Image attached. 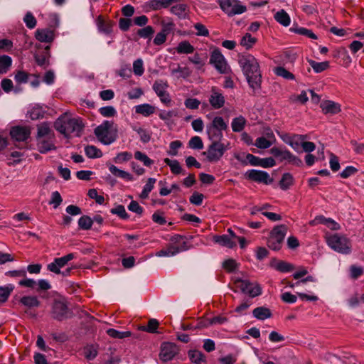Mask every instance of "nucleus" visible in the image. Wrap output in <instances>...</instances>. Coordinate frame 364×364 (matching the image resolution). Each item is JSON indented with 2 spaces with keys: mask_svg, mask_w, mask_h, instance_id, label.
<instances>
[{
  "mask_svg": "<svg viewBox=\"0 0 364 364\" xmlns=\"http://www.w3.org/2000/svg\"><path fill=\"white\" fill-rule=\"evenodd\" d=\"M238 63L250 87L256 90L260 87L262 75L257 59L250 53L240 55Z\"/></svg>",
  "mask_w": 364,
  "mask_h": 364,
  "instance_id": "f257e3e1",
  "label": "nucleus"
},
{
  "mask_svg": "<svg viewBox=\"0 0 364 364\" xmlns=\"http://www.w3.org/2000/svg\"><path fill=\"white\" fill-rule=\"evenodd\" d=\"M54 127L57 131L68 137L72 134L78 136L82 124L79 119L72 118L68 113H65L55 121Z\"/></svg>",
  "mask_w": 364,
  "mask_h": 364,
  "instance_id": "f03ea898",
  "label": "nucleus"
},
{
  "mask_svg": "<svg viewBox=\"0 0 364 364\" xmlns=\"http://www.w3.org/2000/svg\"><path fill=\"white\" fill-rule=\"evenodd\" d=\"M325 240L327 245L338 253L349 255L352 252L351 241L345 235L339 233H326Z\"/></svg>",
  "mask_w": 364,
  "mask_h": 364,
  "instance_id": "7ed1b4c3",
  "label": "nucleus"
},
{
  "mask_svg": "<svg viewBox=\"0 0 364 364\" xmlns=\"http://www.w3.org/2000/svg\"><path fill=\"white\" fill-rule=\"evenodd\" d=\"M95 134L100 142L109 145L117 138V130L113 128V123L105 121L95 129Z\"/></svg>",
  "mask_w": 364,
  "mask_h": 364,
  "instance_id": "20e7f679",
  "label": "nucleus"
},
{
  "mask_svg": "<svg viewBox=\"0 0 364 364\" xmlns=\"http://www.w3.org/2000/svg\"><path fill=\"white\" fill-rule=\"evenodd\" d=\"M230 142H227V144L221 141L211 142L207 150L203 152V155L206 156L209 162H218L221 159L224 154L230 149Z\"/></svg>",
  "mask_w": 364,
  "mask_h": 364,
  "instance_id": "39448f33",
  "label": "nucleus"
},
{
  "mask_svg": "<svg viewBox=\"0 0 364 364\" xmlns=\"http://www.w3.org/2000/svg\"><path fill=\"white\" fill-rule=\"evenodd\" d=\"M287 232V227L281 225L274 228L269 235L267 241L268 247L273 250H279L281 247L284 237Z\"/></svg>",
  "mask_w": 364,
  "mask_h": 364,
  "instance_id": "423d86ee",
  "label": "nucleus"
},
{
  "mask_svg": "<svg viewBox=\"0 0 364 364\" xmlns=\"http://www.w3.org/2000/svg\"><path fill=\"white\" fill-rule=\"evenodd\" d=\"M219 3L222 10L228 16L241 14L247 10L238 0H219Z\"/></svg>",
  "mask_w": 364,
  "mask_h": 364,
  "instance_id": "0eeeda50",
  "label": "nucleus"
},
{
  "mask_svg": "<svg viewBox=\"0 0 364 364\" xmlns=\"http://www.w3.org/2000/svg\"><path fill=\"white\" fill-rule=\"evenodd\" d=\"M235 284L237 289L252 297L257 296L262 294L261 287L257 283H251L246 279H235Z\"/></svg>",
  "mask_w": 364,
  "mask_h": 364,
  "instance_id": "6e6552de",
  "label": "nucleus"
},
{
  "mask_svg": "<svg viewBox=\"0 0 364 364\" xmlns=\"http://www.w3.org/2000/svg\"><path fill=\"white\" fill-rule=\"evenodd\" d=\"M210 63L220 73H228L230 70L225 57L218 49L212 52Z\"/></svg>",
  "mask_w": 364,
  "mask_h": 364,
  "instance_id": "1a4fd4ad",
  "label": "nucleus"
},
{
  "mask_svg": "<svg viewBox=\"0 0 364 364\" xmlns=\"http://www.w3.org/2000/svg\"><path fill=\"white\" fill-rule=\"evenodd\" d=\"M270 152L281 162L285 161L294 165H299L301 164V161L297 156L291 154L289 150L286 149L273 147L270 149Z\"/></svg>",
  "mask_w": 364,
  "mask_h": 364,
  "instance_id": "9d476101",
  "label": "nucleus"
},
{
  "mask_svg": "<svg viewBox=\"0 0 364 364\" xmlns=\"http://www.w3.org/2000/svg\"><path fill=\"white\" fill-rule=\"evenodd\" d=\"M245 177L252 181L265 185L271 184L273 182V178L269 174L261 170H249L245 173Z\"/></svg>",
  "mask_w": 364,
  "mask_h": 364,
  "instance_id": "9b49d317",
  "label": "nucleus"
},
{
  "mask_svg": "<svg viewBox=\"0 0 364 364\" xmlns=\"http://www.w3.org/2000/svg\"><path fill=\"white\" fill-rule=\"evenodd\" d=\"M236 238L237 235L235 233L229 228L228 230V234L214 235L213 240L214 242L218 243L223 247L232 249L236 247Z\"/></svg>",
  "mask_w": 364,
  "mask_h": 364,
  "instance_id": "f8f14e48",
  "label": "nucleus"
},
{
  "mask_svg": "<svg viewBox=\"0 0 364 364\" xmlns=\"http://www.w3.org/2000/svg\"><path fill=\"white\" fill-rule=\"evenodd\" d=\"M75 258L73 253L68 254L63 257L55 258L53 262L47 265V269L50 272L56 274L61 273V268L64 267L68 262Z\"/></svg>",
  "mask_w": 364,
  "mask_h": 364,
  "instance_id": "ddd939ff",
  "label": "nucleus"
},
{
  "mask_svg": "<svg viewBox=\"0 0 364 364\" xmlns=\"http://www.w3.org/2000/svg\"><path fill=\"white\" fill-rule=\"evenodd\" d=\"M70 311L64 301L55 300L52 306V316L57 320H63L70 316Z\"/></svg>",
  "mask_w": 364,
  "mask_h": 364,
  "instance_id": "4468645a",
  "label": "nucleus"
},
{
  "mask_svg": "<svg viewBox=\"0 0 364 364\" xmlns=\"http://www.w3.org/2000/svg\"><path fill=\"white\" fill-rule=\"evenodd\" d=\"M178 352V348L174 343H164L161 346L159 357L163 362H167L172 360Z\"/></svg>",
  "mask_w": 364,
  "mask_h": 364,
  "instance_id": "2eb2a0df",
  "label": "nucleus"
},
{
  "mask_svg": "<svg viewBox=\"0 0 364 364\" xmlns=\"http://www.w3.org/2000/svg\"><path fill=\"white\" fill-rule=\"evenodd\" d=\"M167 87V82L162 80L156 81L153 85V89L156 94L160 98L161 102L166 105H168L171 102L170 95L166 91Z\"/></svg>",
  "mask_w": 364,
  "mask_h": 364,
  "instance_id": "dca6fc26",
  "label": "nucleus"
},
{
  "mask_svg": "<svg viewBox=\"0 0 364 364\" xmlns=\"http://www.w3.org/2000/svg\"><path fill=\"white\" fill-rule=\"evenodd\" d=\"M225 97L218 88L213 87L209 97V102L213 108L220 109L225 105Z\"/></svg>",
  "mask_w": 364,
  "mask_h": 364,
  "instance_id": "f3484780",
  "label": "nucleus"
},
{
  "mask_svg": "<svg viewBox=\"0 0 364 364\" xmlns=\"http://www.w3.org/2000/svg\"><path fill=\"white\" fill-rule=\"evenodd\" d=\"M10 134L14 139L23 141L29 137L31 130L28 127L16 126L11 129Z\"/></svg>",
  "mask_w": 364,
  "mask_h": 364,
  "instance_id": "a211bd4d",
  "label": "nucleus"
},
{
  "mask_svg": "<svg viewBox=\"0 0 364 364\" xmlns=\"http://www.w3.org/2000/svg\"><path fill=\"white\" fill-rule=\"evenodd\" d=\"M96 25L100 33L106 35H110L112 33L113 22L110 20H105L102 16L96 18Z\"/></svg>",
  "mask_w": 364,
  "mask_h": 364,
  "instance_id": "6ab92c4d",
  "label": "nucleus"
},
{
  "mask_svg": "<svg viewBox=\"0 0 364 364\" xmlns=\"http://www.w3.org/2000/svg\"><path fill=\"white\" fill-rule=\"evenodd\" d=\"M37 141L43 139L54 138V133L48 123H42L37 127Z\"/></svg>",
  "mask_w": 364,
  "mask_h": 364,
  "instance_id": "aec40b11",
  "label": "nucleus"
},
{
  "mask_svg": "<svg viewBox=\"0 0 364 364\" xmlns=\"http://www.w3.org/2000/svg\"><path fill=\"white\" fill-rule=\"evenodd\" d=\"M324 114H336L341 112V105L331 100H325L320 105Z\"/></svg>",
  "mask_w": 364,
  "mask_h": 364,
  "instance_id": "412c9836",
  "label": "nucleus"
},
{
  "mask_svg": "<svg viewBox=\"0 0 364 364\" xmlns=\"http://www.w3.org/2000/svg\"><path fill=\"white\" fill-rule=\"evenodd\" d=\"M35 36L38 41L43 43H50L55 38L53 31L47 28L37 29Z\"/></svg>",
  "mask_w": 364,
  "mask_h": 364,
  "instance_id": "4be33fe9",
  "label": "nucleus"
},
{
  "mask_svg": "<svg viewBox=\"0 0 364 364\" xmlns=\"http://www.w3.org/2000/svg\"><path fill=\"white\" fill-rule=\"evenodd\" d=\"M206 127L222 132L228 129V123L220 116L214 117L212 121L208 124Z\"/></svg>",
  "mask_w": 364,
  "mask_h": 364,
  "instance_id": "5701e85b",
  "label": "nucleus"
},
{
  "mask_svg": "<svg viewBox=\"0 0 364 364\" xmlns=\"http://www.w3.org/2000/svg\"><path fill=\"white\" fill-rule=\"evenodd\" d=\"M109 171L114 176L120 178L126 181H134L135 180L132 173L128 171L121 170L114 165H109Z\"/></svg>",
  "mask_w": 364,
  "mask_h": 364,
  "instance_id": "b1692460",
  "label": "nucleus"
},
{
  "mask_svg": "<svg viewBox=\"0 0 364 364\" xmlns=\"http://www.w3.org/2000/svg\"><path fill=\"white\" fill-rule=\"evenodd\" d=\"M55 137L51 139H43L38 140V147L41 153L45 154L51 150L55 149L54 144Z\"/></svg>",
  "mask_w": 364,
  "mask_h": 364,
  "instance_id": "393cba45",
  "label": "nucleus"
},
{
  "mask_svg": "<svg viewBox=\"0 0 364 364\" xmlns=\"http://www.w3.org/2000/svg\"><path fill=\"white\" fill-rule=\"evenodd\" d=\"M134 108L136 113L140 114L144 117H149L156 111V108L154 106L147 103L136 105Z\"/></svg>",
  "mask_w": 364,
  "mask_h": 364,
  "instance_id": "a878e982",
  "label": "nucleus"
},
{
  "mask_svg": "<svg viewBox=\"0 0 364 364\" xmlns=\"http://www.w3.org/2000/svg\"><path fill=\"white\" fill-rule=\"evenodd\" d=\"M274 141L273 133L268 134V139L261 136L256 139L255 145L259 149H267L272 146Z\"/></svg>",
  "mask_w": 364,
  "mask_h": 364,
  "instance_id": "bb28decb",
  "label": "nucleus"
},
{
  "mask_svg": "<svg viewBox=\"0 0 364 364\" xmlns=\"http://www.w3.org/2000/svg\"><path fill=\"white\" fill-rule=\"evenodd\" d=\"M19 301L23 306L29 309L38 307L40 305V301L36 296H22Z\"/></svg>",
  "mask_w": 364,
  "mask_h": 364,
  "instance_id": "cd10ccee",
  "label": "nucleus"
},
{
  "mask_svg": "<svg viewBox=\"0 0 364 364\" xmlns=\"http://www.w3.org/2000/svg\"><path fill=\"white\" fill-rule=\"evenodd\" d=\"M156 182V179L154 178H149L144 185L141 193L139 196L142 199H146L149 197V193L154 189V185Z\"/></svg>",
  "mask_w": 364,
  "mask_h": 364,
  "instance_id": "c85d7f7f",
  "label": "nucleus"
},
{
  "mask_svg": "<svg viewBox=\"0 0 364 364\" xmlns=\"http://www.w3.org/2000/svg\"><path fill=\"white\" fill-rule=\"evenodd\" d=\"M246 124V119L242 116L233 118L231 122V127L234 132H242Z\"/></svg>",
  "mask_w": 364,
  "mask_h": 364,
  "instance_id": "c756f323",
  "label": "nucleus"
},
{
  "mask_svg": "<svg viewBox=\"0 0 364 364\" xmlns=\"http://www.w3.org/2000/svg\"><path fill=\"white\" fill-rule=\"evenodd\" d=\"M275 20L284 26H288L290 24L291 19L289 14L283 9L277 11L274 14Z\"/></svg>",
  "mask_w": 364,
  "mask_h": 364,
  "instance_id": "7c9ffc66",
  "label": "nucleus"
},
{
  "mask_svg": "<svg viewBox=\"0 0 364 364\" xmlns=\"http://www.w3.org/2000/svg\"><path fill=\"white\" fill-rule=\"evenodd\" d=\"M12 65V59L10 56L3 55L0 56V74L6 73Z\"/></svg>",
  "mask_w": 364,
  "mask_h": 364,
  "instance_id": "2f4dec72",
  "label": "nucleus"
},
{
  "mask_svg": "<svg viewBox=\"0 0 364 364\" xmlns=\"http://www.w3.org/2000/svg\"><path fill=\"white\" fill-rule=\"evenodd\" d=\"M164 163L170 167L172 173L178 175L182 173V167L180 163L176 159H170L166 158L164 160Z\"/></svg>",
  "mask_w": 364,
  "mask_h": 364,
  "instance_id": "473e14b6",
  "label": "nucleus"
},
{
  "mask_svg": "<svg viewBox=\"0 0 364 364\" xmlns=\"http://www.w3.org/2000/svg\"><path fill=\"white\" fill-rule=\"evenodd\" d=\"M178 54H189L194 51V47L187 41H181L176 48Z\"/></svg>",
  "mask_w": 364,
  "mask_h": 364,
  "instance_id": "72a5a7b5",
  "label": "nucleus"
},
{
  "mask_svg": "<svg viewBox=\"0 0 364 364\" xmlns=\"http://www.w3.org/2000/svg\"><path fill=\"white\" fill-rule=\"evenodd\" d=\"M253 316L259 320H264L271 317V311L265 307H257L253 310Z\"/></svg>",
  "mask_w": 364,
  "mask_h": 364,
  "instance_id": "f704fd0d",
  "label": "nucleus"
},
{
  "mask_svg": "<svg viewBox=\"0 0 364 364\" xmlns=\"http://www.w3.org/2000/svg\"><path fill=\"white\" fill-rule=\"evenodd\" d=\"M14 289V286L11 284L0 286V303L6 302Z\"/></svg>",
  "mask_w": 364,
  "mask_h": 364,
  "instance_id": "c9c22d12",
  "label": "nucleus"
},
{
  "mask_svg": "<svg viewBox=\"0 0 364 364\" xmlns=\"http://www.w3.org/2000/svg\"><path fill=\"white\" fill-rule=\"evenodd\" d=\"M206 133L211 142L221 141L223 139V132L206 127Z\"/></svg>",
  "mask_w": 364,
  "mask_h": 364,
  "instance_id": "e433bc0d",
  "label": "nucleus"
},
{
  "mask_svg": "<svg viewBox=\"0 0 364 364\" xmlns=\"http://www.w3.org/2000/svg\"><path fill=\"white\" fill-rule=\"evenodd\" d=\"M171 12L179 16L180 18H185L188 14V6L185 4H178L171 7Z\"/></svg>",
  "mask_w": 364,
  "mask_h": 364,
  "instance_id": "4c0bfd02",
  "label": "nucleus"
},
{
  "mask_svg": "<svg viewBox=\"0 0 364 364\" xmlns=\"http://www.w3.org/2000/svg\"><path fill=\"white\" fill-rule=\"evenodd\" d=\"M134 158L147 167H150L154 163V161L151 159L145 153H143L140 151H136L134 152Z\"/></svg>",
  "mask_w": 364,
  "mask_h": 364,
  "instance_id": "58836bf2",
  "label": "nucleus"
},
{
  "mask_svg": "<svg viewBox=\"0 0 364 364\" xmlns=\"http://www.w3.org/2000/svg\"><path fill=\"white\" fill-rule=\"evenodd\" d=\"M171 73L178 77L186 78L190 75L191 71L187 67H181L178 65L176 68H172L171 70Z\"/></svg>",
  "mask_w": 364,
  "mask_h": 364,
  "instance_id": "ea45409f",
  "label": "nucleus"
},
{
  "mask_svg": "<svg viewBox=\"0 0 364 364\" xmlns=\"http://www.w3.org/2000/svg\"><path fill=\"white\" fill-rule=\"evenodd\" d=\"M274 73L277 76L282 77L286 80H293L295 79V76L294 74H292L291 73H290L289 71H288L287 70H286L284 68H283L282 66L276 67L274 69Z\"/></svg>",
  "mask_w": 364,
  "mask_h": 364,
  "instance_id": "a19ab883",
  "label": "nucleus"
},
{
  "mask_svg": "<svg viewBox=\"0 0 364 364\" xmlns=\"http://www.w3.org/2000/svg\"><path fill=\"white\" fill-rule=\"evenodd\" d=\"M309 63L316 73H319L326 70L329 66V63L327 61L318 63L313 60H309Z\"/></svg>",
  "mask_w": 364,
  "mask_h": 364,
  "instance_id": "79ce46f5",
  "label": "nucleus"
},
{
  "mask_svg": "<svg viewBox=\"0 0 364 364\" xmlns=\"http://www.w3.org/2000/svg\"><path fill=\"white\" fill-rule=\"evenodd\" d=\"M85 152L87 156L90 159L100 158L102 156L101 150L92 145L87 146L85 148Z\"/></svg>",
  "mask_w": 364,
  "mask_h": 364,
  "instance_id": "37998d69",
  "label": "nucleus"
},
{
  "mask_svg": "<svg viewBox=\"0 0 364 364\" xmlns=\"http://www.w3.org/2000/svg\"><path fill=\"white\" fill-rule=\"evenodd\" d=\"M306 139L304 135H294L291 141H288V144L296 151L299 152L302 141Z\"/></svg>",
  "mask_w": 364,
  "mask_h": 364,
  "instance_id": "c03bdc74",
  "label": "nucleus"
},
{
  "mask_svg": "<svg viewBox=\"0 0 364 364\" xmlns=\"http://www.w3.org/2000/svg\"><path fill=\"white\" fill-rule=\"evenodd\" d=\"M49 46L46 48V51L42 55H36L35 56L36 63L40 66H47L48 65V59L50 57Z\"/></svg>",
  "mask_w": 364,
  "mask_h": 364,
  "instance_id": "a18cd8bd",
  "label": "nucleus"
},
{
  "mask_svg": "<svg viewBox=\"0 0 364 364\" xmlns=\"http://www.w3.org/2000/svg\"><path fill=\"white\" fill-rule=\"evenodd\" d=\"M110 213L117 215L121 219L127 220L129 218V214L127 213L125 208L122 205H117L116 207L110 210Z\"/></svg>",
  "mask_w": 364,
  "mask_h": 364,
  "instance_id": "49530a36",
  "label": "nucleus"
},
{
  "mask_svg": "<svg viewBox=\"0 0 364 364\" xmlns=\"http://www.w3.org/2000/svg\"><path fill=\"white\" fill-rule=\"evenodd\" d=\"M133 129L139 134L140 139L143 143H147L150 141L151 133L149 131L139 127H134Z\"/></svg>",
  "mask_w": 364,
  "mask_h": 364,
  "instance_id": "de8ad7c7",
  "label": "nucleus"
},
{
  "mask_svg": "<svg viewBox=\"0 0 364 364\" xmlns=\"http://www.w3.org/2000/svg\"><path fill=\"white\" fill-rule=\"evenodd\" d=\"M273 267L282 272H289L293 269V267L291 264L284 262L279 261L272 264Z\"/></svg>",
  "mask_w": 364,
  "mask_h": 364,
  "instance_id": "09e8293b",
  "label": "nucleus"
},
{
  "mask_svg": "<svg viewBox=\"0 0 364 364\" xmlns=\"http://www.w3.org/2000/svg\"><path fill=\"white\" fill-rule=\"evenodd\" d=\"M83 353L87 360H92L95 359L97 355V348L93 345L87 346L84 348Z\"/></svg>",
  "mask_w": 364,
  "mask_h": 364,
  "instance_id": "8fccbe9b",
  "label": "nucleus"
},
{
  "mask_svg": "<svg viewBox=\"0 0 364 364\" xmlns=\"http://www.w3.org/2000/svg\"><path fill=\"white\" fill-rule=\"evenodd\" d=\"M43 113L44 110L41 107L35 106L28 112L27 114L31 119L36 120L42 117L43 116Z\"/></svg>",
  "mask_w": 364,
  "mask_h": 364,
  "instance_id": "3c124183",
  "label": "nucleus"
},
{
  "mask_svg": "<svg viewBox=\"0 0 364 364\" xmlns=\"http://www.w3.org/2000/svg\"><path fill=\"white\" fill-rule=\"evenodd\" d=\"M132 158V153L129 151H122L116 155V156L114 158V161L116 164H123L129 161Z\"/></svg>",
  "mask_w": 364,
  "mask_h": 364,
  "instance_id": "603ef678",
  "label": "nucleus"
},
{
  "mask_svg": "<svg viewBox=\"0 0 364 364\" xmlns=\"http://www.w3.org/2000/svg\"><path fill=\"white\" fill-rule=\"evenodd\" d=\"M256 38L252 37L250 33H246L240 41V45L246 49H249L256 43Z\"/></svg>",
  "mask_w": 364,
  "mask_h": 364,
  "instance_id": "864d4df0",
  "label": "nucleus"
},
{
  "mask_svg": "<svg viewBox=\"0 0 364 364\" xmlns=\"http://www.w3.org/2000/svg\"><path fill=\"white\" fill-rule=\"evenodd\" d=\"M293 184V177L290 173H284L280 181L279 185L282 189L287 190Z\"/></svg>",
  "mask_w": 364,
  "mask_h": 364,
  "instance_id": "5fc2aeb1",
  "label": "nucleus"
},
{
  "mask_svg": "<svg viewBox=\"0 0 364 364\" xmlns=\"http://www.w3.org/2000/svg\"><path fill=\"white\" fill-rule=\"evenodd\" d=\"M183 146V143L179 140L173 141L169 144V149L167 151L168 155L175 156L178 154V149Z\"/></svg>",
  "mask_w": 364,
  "mask_h": 364,
  "instance_id": "6e6d98bb",
  "label": "nucleus"
},
{
  "mask_svg": "<svg viewBox=\"0 0 364 364\" xmlns=\"http://www.w3.org/2000/svg\"><path fill=\"white\" fill-rule=\"evenodd\" d=\"M188 147L193 149H202L203 148V142L198 136H193L188 141Z\"/></svg>",
  "mask_w": 364,
  "mask_h": 364,
  "instance_id": "4d7b16f0",
  "label": "nucleus"
},
{
  "mask_svg": "<svg viewBox=\"0 0 364 364\" xmlns=\"http://www.w3.org/2000/svg\"><path fill=\"white\" fill-rule=\"evenodd\" d=\"M133 71L134 75L137 76H141L144 74V63L142 59L139 58L133 63Z\"/></svg>",
  "mask_w": 364,
  "mask_h": 364,
  "instance_id": "13d9d810",
  "label": "nucleus"
},
{
  "mask_svg": "<svg viewBox=\"0 0 364 364\" xmlns=\"http://www.w3.org/2000/svg\"><path fill=\"white\" fill-rule=\"evenodd\" d=\"M107 333L114 338H124L131 335L129 331H119L113 328L108 329Z\"/></svg>",
  "mask_w": 364,
  "mask_h": 364,
  "instance_id": "bf43d9fd",
  "label": "nucleus"
},
{
  "mask_svg": "<svg viewBox=\"0 0 364 364\" xmlns=\"http://www.w3.org/2000/svg\"><path fill=\"white\" fill-rule=\"evenodd\" d=\"M92 223V219L87 215L82 216L78 220V225L82 230L90 229Z\"/></svg>",
  "mask_w": 364,
  "mask_h": 364,
  "instance_id": "052dcab7",
  "label": "nucleus"
},
{
  "mask_svg": "<svg viewBox=\"0 0 364 364\" xmlns=\"http://www.w3.org/2000/svg\"><path fill=\"white\" fill-rule=\"evenodd\" d=\"M23 21H24L26 26L30 29L34 28L37 23L36 18L33 16V15L30 11H28L26 14V15L23 18Z\"/></svg>",
  "mask_w": 364,
  "mask_h": 364,
  "instance_id": "680f3d73",
  "label": "nucleus"
},
{
  "mask_svg": "<svg viewBox=\"0 0 364 364\" xmlns=\"http://www.w3.org/2000/svg\"><path fill=\"white\" fill-rule=\"evenodd\" d=\"M29 75L23 70H18L15 73L14 80L16 83L22 84L26 83L28 80Z\"/></svg>",
  "mask_w": 364,
  "mask_h": 364,
  "instance_id": "e2e57ef3",
  "label": "nucleus"
},
{
  "mask_svg": "<svg viewBox=\"0 0 364 364\" xmlns=\"http://www.w3.org/2000/svg\"><path fill=\"white\" fill-rule=\"evenodd\" d=\"M238 266V263L233 259H228L223 262V267L230 272L235 270Z\"/></svg>",
  "mask_w": 364,
  "mask_h": 364,
  "instance_id": "0e129e2a",
  "label": "nucleus"
},
{
  "mask_svg": "<svg viewBox=\"0 0 364 364\" xmlns=\"http://www.w3.org/2000/svg\"><path fill=\"white\" fill-rule=\"evenodd\" d=\"M364 272L363 267L351 265L350 267V276L352 279H356L360 277Z\"/></svg>",
  "mask_w": 364,
  "mask_h": 364,
  "instance_id": "69168bd1",
  "label": "nucleus"
},
{
  "mask_svg": "<svg viewBox=\"0 0 364 364\" xmlns=\"http://www.w3.org/2000/svg\"><path fill=\"white\" fill-rule=\"evenodd\" d=\"M63 199L58 191H54L51 193L49 204L53 205L54 208H57L62 203Z\"/></svg>",
  "mask_w": 364,
  "mask_h": 364,
  "instance_id": "338daca9",
  "label": "nucleus"
},
{
  "mask_svg": "<svg viewBox=\"0 0 364 364\" xmlns=\"http://www.w3.org/2000/svg\"><path fill=\"white\" fill-rule=\"evenodd\" d=\"M154 33V28L150 26L139 29L137 32L138 35L143 38H150Z\"/></svg>",
  "mask_w": 364,
  "mask_h": 364,
  "instance_id": "774afa93",
  "label": "nucleus"
}]
</instances>
